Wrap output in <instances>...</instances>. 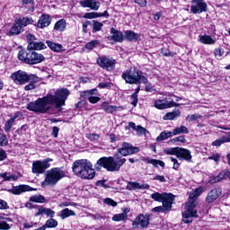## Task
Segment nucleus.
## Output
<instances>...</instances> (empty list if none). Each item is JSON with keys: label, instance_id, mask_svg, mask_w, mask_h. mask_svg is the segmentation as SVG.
I'll return each mask as SVG.
<instances>
[{"label": "nucleus", "instance_id": "nucleus-51", "mask_svg": "<svg viewBox=\"0 0 230 230\" xmlns=\"http://www.w3.org/2000/svg\"><path fill=\"white\" fill-rule=\"evenodd\" d=\"M104 204H107V206H111L112 208H116V206H118V203L111 198L105 199H104Z\"/></svg>", "mask_w": 230, "mask_h": 230}, {"label": "nucleus", "instance_id": "nucleus-12", "mask_svg": "<svg viewBox=\"0 0 230 230\" xmlns=\"http://www.w3.org/2000/svg\"><path fill=\"white\" fill-rule=\"evenodd\" d=\"M191 3L190 12H192V13H203V12H208V4H206L204 0H191Z\"/></svg>", "mask_w": 230, "mask_h": 230}, {"label": "nucleus", "instance_id": "nucleus-31", "mask_svg": "<svg viewBox=\"0 0 230 230\" xmlns=\"http://www.w3.org/2000/svg\"><path fill=\"white\" fill-rule=\"evenodd\" d=\"M102 109H103V111L105 112H107V114H114V112H116V111H118V107L109 105L108 102H103L102 104Z\"/></svg>", "mask_w": 230, "mask_h": 230}, {"label": "nucleus", "instance_id": "nucleus-57", "mask_svg": "<svg viewBox=\"0 0 230 230\" xmlns=\"http://www.w3.org/2000/svg\"><path fill=\"white\" fill-rule=\"evenodd\" d=\"M173 141L179 143H186V138L184 137V136H180L171 140L172 143H173Z\"/></svg>", "mask_w": 230, "mask_h": 230}, {"label": "nucleus", "instance_id": "nucleus-45", "mask_svg": "<svg viewBox=\"0 0 230 230\" xmlns=\"http://www.w3.org/2000/svg\"><path fill=\"white\" fill-rule=\"evenodd\" d=\"M99 44H100V41H99L98 40H92V41L88 42V43L85 45V48H86V49L93 50V49H94V48H96Z\"/></svg>", "mask_w": 230, "mask_h": 230}, {"label": "nucleus", "instance_id": "nucleus-13", "mask_svg": "<svg viewBox=\"0 0 230 230\" xmlns=\"http://www.w3.org/2000/svg\"><path fill=\"white\" fill-rule=\"evenodd\" d=\"M12 80L15 84H18L19 85H22V84H26V82H30V75L26 74V72L22 71H17L11 75Z\"/></svg>", "mask_w": 230, "mask_h": 230}, {"label": "nucleus", "instance_id": "nucleus-59", "mask_svg": "<svg viewBox=\"0 0 230 230\" xmlns=\"http://www.w3.org/2000/svg\"><path fill=\"white\" fill-rule=\"evenodd\" d=\"M131 100H132L131 105H133V107H136L137 105V93H133L131 95Z\"/></svg>", "mask_w": 230, "mask_h": 230}, {"label": "nucleus", "instance_id": "nucleus-29", "mask_svg": "<svg viewBox=\"0 0 230 230\" xmlns=\"http://www.w3.org/2000/svg\"><path fill=\"white\" fill-rule=\"evenodd\" d=\"M59 217L61 220H66V218H69V217H76V213L69 208H64L60 211Z\"/></svg>", "mask_w": 230, "mask_h": 230}, {"label": "nucleus", "instance_id": "nucleus-5", "mask_svg": "<svg viewBox=\"0 0 230 230\" xmlns=\"http://www.w3.org/2000/svg\"><path fill=\"white\" fill-rule=\"evenodd\" d=\"M122 78L126 84H148V79L141 75V73L136 67H131L122 73Z\"/></svg>", "mask_w": 230, "mask_h": 230}, {"label": "nucleus", "instance_id": "nucleus-35", "mask_svg": "<svg viewBox=\"0 0 230 230\" xmlns=\"http://www.w3.org/2000/svg\"><path fill=\"white\" fill-rule=\"evenodd\" d=\"M227 172L228 171H223L217 176H215L214 178L210 179L211 184H215V182H220V181L226 179V177H227Z\"/></svg>", "mask_w": 230, "mask_h": 230}, {"label": "nucleus", "instance_id": "nucleus-1", "mask_svg": "<svg viewBox=\"0 0 230 230\" xmlns=\"http://www.w3.org/2000/svg\"><path fill=\"white\" fill-rule=\"evenodd\" d=\"M70 92L66 88H60L55 92V95L48 94L43 98H39L35 102H29L26 109L32 112H40V114H46L51 112L53 105L57 109H60L63 105H66V100L69 96Z\"/></svg>", "mask_w": 230, "mask_h": 230}, {"label": "nucleus", "instance_id": "nucleus-26", "mask_svg": "<svg viewBox=\"0 0 230 230\" xmlns=\"http://www.w3.org/2000/svg\"><path fill=\"white\" fill-rule=\"evenodd\" d=\"M124 39L128 42H137L139 34L134 32L133 31H126L124 33Z\"/></svg>", "mask_w": 230, "mask_h": 230}, {"label": "nucleus", "instance_id": "nucleus-28", "mask_svg": "<svg viewBox=\"0 0 230 230\" xmlns=\"http://www.w3.org/2000/svg\"><path fill=\"white\" fill-rule=\"evenodd\" d=\"M22 32V27L21 26V23L18 22H15L14 24L12 26L11 30L8 32V35L10 37L13 35H19Z\"/></svg>", "mask_w": 230, "mask_h": 230}, {"label": "nucleus", "instance_id": "nucleus-42", "mask_svg": "<svg viewBox=\"0 0 230 230\" xmlns=\"http://www.w3.org/2000/svg\"><path fill=\"white\" fill-rule=\"evenodd\" d=\"M127 213L116 214L112 217V220L114 222H123V220H127Z\"/></svg>", "mask_w": 230, "mask_h": 230}, {"label": "nucleus", "instance_id": "nucleus-16", "mask_svg": "<svg viewBox=\"0 0 230 230\" xmlns=\"http://www.w3.org/2000/svg\"><path fill=\"white\" fill-rule=\"evenodd\" d=\"M220 195H222V189L214 188L208 192L206 198V202H208V204H212V202H215Z\"/></svg>", "mask_w": 230, "mask_h": 230}, {"label": "nucleus", "instance_id": "nucleus-9", "mask_svg": "<svg viewBox=\"0 0 230 230\" xmlns=\"http://www.w3.org/2000/svg\"><path fill=\"white\" fill-rule=\"evenodd\" d=\"M150 226V214H140L132 222L133 229H146Z\"/></svg>", "mask_w": 230, "mask_h": 230}, {"label": "nucleus", "instance_id": "nucleus-27", "mask_svg": "<svg viewBox=\"0 0 230 230\" xmlns=\"http://www.w3.org/2000/svg\"><path fill=\"white\" fill-rule=\"evenodd\" d=\"M47 46L49 48V49L55 51L56 53H60V51H66L62 44L55 43L51 40H47Z\"/></svg>", "mask_w": 230, "mask_h": 230}, {"label": "nucleus", "instance_id": "nucleus-3", "mask_svg": "<svg viewBox=\"0 0 230 230\" xmlns=\"http://www.w3.org/2000/svg\"><path fill=\"white\" fill-rule=\"evenodd\" d=\"M72 170L75 175H77V177L86 181L94 179V175H96V172L93 169V164L87 160L75 161L73 164Z\"/></svg>", "mask_w": 230, "mask_h": 230}, {"label": "nucleus", "instance_id": "nucleus-50", "mask_svg": "<svg viewBox=\"0 0 230 230\" xmlns=\"http://www.w3.org/2000/svg\"><path fill=\"white\" fill-rule=\"evenodd\" d=\"M202 118V116L199 115V114H191V115H188L186 117V120L187 121H197V119Z\"/></svg>", "mask_w": 230, "mask_h": 230}, {"label": "nucleus", "instance_id": "nucleus-30", "mask_svg": "<svg viewBox=\"0 0 230 230\" xmlns=\"http://www.w3.org/2000/svg\"><path fill=\"white\" fill-rule=\"evenodd\" d=\"M181 117V111L179 110L172 111L171 112H167L164 117L163 119L165 120H172L175 119V118H180Z\"/></svg>", "mask_w": 230, "mask_h": 230}, {"label": "nucleus", "instance_id": "nucleus-15", "mask_svg": "<svg viewBox=\"0 0 230 230\" xmlns=\"http://www.w3.org/2000/svg\"><path fill=\"white\" fill-rule=\"evenodd\" d=\"M37 189H33L29 185H18L9 190L13 195H21V193H26V191H35Z\"/></svg>", "mask_w": 230, "mask_h": 230}, {"label": "nucleus", "instance_id": "nucleus-58", "mask_svg": "<svg viewBox=\"0 0 230 230\" xmlns=\"http://www.w3.org/2000/svg\"><path fill=\"white\" fill-rule=\"evenodd\" d=\"M28 129V125H23L15 131V134H24Z\"/></svg>", "mask_w": 230, "mask_h": 230}, {"label": "nucleus", "instance_id": "nucleus-24", "mask_svg": "<svg viewBox=\"0 0 230 230\" xmlns=\"http://www.w3.org/2000/svg\"><path fill=\"white\" fill-rule=\"evenodd\" d=\"M46 44H44L42 41H31L27 47V49L40 51V49H46Z\"/></svg>", "mask_w": 230, "mask_h": 230}, {"label": "nucleus", "instance_id": "nucleus-34", "mask_svg": "<svg viewBox=\"0 0 230 230\" xmlns=\"http://www.w3.org/2000/svg\"><path fill=\"white\" fill-rule=\"evenodd\" d=\"M31 202H36L38 204H44L47 202L46 198L40 194L33 195L30 198Z\"/></svg>", "mask_w": 230, "mask_h": 230}, {"label": "nucleus", "instance_id": "nucleus-17", "mask_svg": "<svg viewBox=\"0 0 230 230\" xmlns=\"http://www.w3.org/2000/svg\"><path fill=\"white\" fill-rule=\"evenodd\" d=\"M127 190L129 191L135 190H150V185L148 183H139L137 181H128L127 185Z\"/></svg>", "mask_w": 230, "mask_h": 230}, {"label": "nucleus", "instance_id": "nucleus-4", "mask_svg": "<svg viewBox=\"0 0 230 230\" xmlns=\"http://www.w3.org/2000/svg\"><path fill=\"white\" fill-rule=\"evenodd\" d=\"M18 58L24 64H29L30 66L40 64V62H44V60H46L44 55L39 54L38 52H35L32 49H29L28 50H20L18 53Z\"/></svg>", "mask_w": 230, "mask_h": 230}, {"label": "nucleus", "instance_id": "nucleus-36", "mask_svg": "<svg viewBox=\"0 0 230 230\" xmlns=\"http://www.w3.org/2000/svg\"><path fill=\"white\" fill-rule=\"evenodd\" d=\"M199 42H201V44H215L217 40H213L209 35H203L199 37Z\"/></svg>", "mask_w": 230, "mask_h": 230}, {"label": "nucleus", "instance_id": "nucleus-14", "mask_svg": "<svg viewBox=\"0 0 230 230\" xmlns=\"http://www.w3.org/2000/svg\"><path fill=\"white\" fill-rule=\"evenodd\" d=\"M151 199H153V200H155L156 202H170V201H173V194H168V193H159V192H155L151 195Z\"/></svg>", "mask_w": 230, "mask_h": 230}, {"label": "nucleus", "instance_id": "nucleus-62", "mask_svg": "<svg viewBox=\"0 0 230 230\" xmlns=\"http://www.w3.org/2000/svg\"><path fill=\"white\" fill-rule=\"evenodd\" d=\"M35 89V84L31 82L29 84L25 85V91H33Z\"/></svg>", "mask_w": 230, "mask_h": 230}, {"label": "nucleus", "instance_id": "nucleus-44", "mask_svg": "<svg viewBox=\"0 0 230 230\" xmlns=\"http://www.w3.org/2000/svg\"><path fill=\"white\" fill-rule=\"evenodd\" d=\"M102 28H103V23H102L96 20L93 21V32L101 31Z\"/></svg>", "mask_w": 230, "mask_h": 230}, {"label": "nucleus", "instance_id": "nucleus-21", "mask_svg": "<svg viewBox=\"0 0 230 230\" xmlns=\"http://www.w3.org/2000/svg\"><path fill=\"white\" fill-rule=\"evenodd\" d=\"M177 158L180 159V161L183 159L184 161L190 162L191 161V152L186 148L180 147Z\"/></svg>", "mask_w": 230, "mask_h": 230}, {"label": "nucleus", "instance_id": "nucleus-46", "mask_svg": "<svg viewBox=\"0 0 230 230\" xmlns=\"http://www.w3.org/2000/svg\"><path fill=\"white\" fill-rule=\"evenodd\" d=\"M85 137L90 141H98L100 139V134L97 133H88L85 135Z\"/></svg>", "mask_w": 230, "mask_h": 230}, {"label": "nucleus", "instance_id": "nucleus-20", "mask_svg": "<svg viewBox=\"0 0 230 230\" xmlns=\"http://www.w3.org/2000/svg\"><path fill=\"white\" fill-rule=\"evenodd\" d=\"M51 24V16L49 14H42L37 23L38 28L43 30V28H48Z\"/></svg>", "mask_w": 230, "mask_h": 230}, {"label": "nucleus", "instance_id": "nucleus-6", "mask_svg": "<svg viewBox=\"0 0 230 230\" xmlns=\"http://www.w3.org/2000/svg\"><path fill=\"white\" fill-rule=\"evenodd\" d=\"M66 176V171L60 167H54L47 171V174L44 180L43 185L46 186H57L59 181H62Z\"/></svg>", "mask_w": 230, "mask_h": 230}, {"label": "nucleus", "instance_id": "nucleus-40", "mask_svg": "<svg viewBox=\"0 0 230 230\" xmlns=\"http://www.w3.org/2000/svg\"><path fill=\"white\" fill-rule=\"evenodd\" d=\"M17 22L20 23V26L22 28H26V26H28V24H32L33 19L28 18V17H23V18H20L17 21Z\"/></svg>", "mask_w": 230, "mask_h": 230}, {"label": "nucleus", "instance_id": "nucleus-23", "mask_svg": "<svg viewBox=\"0 0 230 230\" xmlns=\"http://www.w3.org/2000/svg\"><path fill=\"white\" fill-rule=\"evenodd\" d=\"M111 33L112 34L111 40H114L115 42H123V40H125V36H123V32L114 28H111Z\"/></svg>", "mask_w": 230, "mask_h": 230}, {"label": "nucleus", "instance_id": "nucleus-37", "mask_svg": "<svg viewBox=\"0 0 230 230\" xmlns=\"http://www.w3.org/2000/svg\"><path fill=\"white\" fill-rule=\"evenodd\" d=\"M66 20L61 19L56 22L54 30H56V31H64V30H66Z\"/></svg>", "mask_w": 230, "mask_h": 230}, {"label": "nucleus", "instance_id": "nucleus-55", "mask_svg": "<svg viewBox=\"0 0 230 230\" xmlns=\"http://www.w3.org/2000/svg\"><path fill=\"white\" fill-rule=\"evenodd\" d=\"M69 206H76V203L71 201H64L59 204V208H67Z\"/></svg>", "mask_w": 230, "mask_h": 230}, {"label": "nucleus", "instance_id": "nucleus-56", "mask_svg": "<svg viewBox=\"0 0 230 230\" xmlns=\"http://www.w3.org/2000/svg\"><path fill=\"white\" fill-rule=\"evenodd\" d=\"M171 161L172 163H173V170H177L178 168H180L181 164H179V160H177V158L174 157H171Z\"/></svg>", "mask_w": 230, "mask_h": 230}, {"label": "nucleus", "instance_id": "nucleus-8", "mask_svg": "<svg viewBox=\"0 0 230 230\" xmlns=\"http://www.w3.org/2000/svg\"><path fill=\"white\" fill-rule=\"evenodd\" d=\"M53 161V159L51 158H47L43 161H35L32 163V173H36L37 175H40L41 173H44V172H46V170H48V168H49V166H51V164L49 163H51Z\"/></svg>", "mask_w": 230, "mask_h": 230}, {"label": "nucleus", "instance_id": "nucleus-2", "mask_svg": "<svg viewBox=\"0 0 230 230\" xmlns=\"http://www.w3.org/2000/svg\"><path fill=\"white\" fill-rule=\"evenodd\" d=\"M137 152H139V147L132 146V145L124 142L121 147L119 148L118 154L114 155V156L100 158L94 165V168L99 172L102 168H105L107 172H119L123 164L127 163V159L120 158L119 155L125 157L127 155H132V154H137Z\"/></svg>", "mask_w": 230, "mask_h": 230}, {"label": "nucleus", "instance_id": "nucleus-54", "mask_svg": "<svg viewBox=\"0 0 230 230\" xmlns=\"http://www.w3.org/2000/svg\"><path fill=\"white\" fill-rule=\"evenodd\" d=\"M137 136H143V134H146V128H143L142 126H137Z\"/></svg>", "mask_w": 230, "mask_h": 230}, {"label": "nucleus", "instance_id": "nucleus-7", "mask_svg": "<svg viewBox=\"0 0 230 230\" xmlns=\"http://www.w3.org/2000/svg\"><path fill=\"white\" fill-rule=\"evenodd\" d=\"M197 200L189 199V201L186 203V211L182 213V222L184 224H191L193 220L190 219L193 217H197Z\"/></svg>", "mask_w": 230, "mask_h": 230}, {"label": "nucleus", "instance_id": "nucleus-19", "mask_svg": "<svg viewBox=\"0 0 230 230\" xmlns=\"http://www.w3.org/2000/svg\"><path fill=\"white\" fill-rule=\"evenodd\" d=\"M94 93H96V89L86 90V91L81 93V97L87 98V96H89L88 100H89L90 103H98V102H100V97L93 96V94H94Z\"/></svg>", "mask_w": 230, "mask_h": 230}, {"label": "nucleus", "instance_id": "nucleus-60", "mask_svg": "<svg viewBox=\"0 0 230 230\" xmlns=\"http://www.w3.org/2000/svg\"><path fill=\"white\" fill-rule=\"evenodd\" d=\"M22 3L23 6L30 4L31 6V10L33 11V0H22Z\"/></svg>", "mask_w": 230, "mask_h": 230}, {"label": "nucleus", "instance_id": "nucleus-49", "mask_svg": "<svg viewBox=\"0 0 230 230\" xmlns=\"http://www.w3.org/2000/svg\"><path fill=\"white\" fill-rule=\"evenodd\" d=\"M148 163L150 164H153V166H162L163 168H164V162L161 161V160H155V159H151L148 161Z\"/></svg>", "mask_w": 230, "mask_h": 230}, {"label": "nucleus", "instance_id": "nucleus-25", "mask_svg": "<svg viewBox=\"0 0 230 230\" xmlns=\"http://www.w3.org/2000/svg\"><path fill=\"white\" fill-rule=\"evenodd\" d=\"M40 215H46L47 217L53 218V217H55V210L40 207V208H38V212L35 214V217H39Z\"/></svg>", "mask_w": 230, "mask_h": 230}, {"label": "nucleus", "instance_id": "nucleus-48", "mask_svg": "<svg viewBox=\"0 0 230 230\" xmlns=\"http://www.w3.org/2000/svg\"><path fill=\"white\" fill-rule=\"evenodd\" d=\"M8 146V138L6 135L0 133V146Z\"/></svg>", "mask_w": 230, "mask_h": 230}, {"label": "nucleus", "instance_id": "nucleus-38", "mask_svg": "<svg viewBox=\"0 0 230 230\" xmlns=\"http://www.w3.org/2000/svg\"><path fill=\"white\" fill-rule=\"evenodd\" d=\"M58 226V221L53 219L52 217L46 221L45 225L42 226L44 229H51L53 227H57Z\"/></svg>", "mask_w": 230, "mask_h": 230}, {"label": "nucleus", "instance_id": "nucleus-63", "mask_svg": "<svg viewBox=\"0 0 230 230\" xmlns=\"http://www.w3.org/2000/svg\"><path fill=\"white\" fill-rule=\"evenodd\" d=\"M60 131V128L58 127H53L52 128V136L55 137H58V132Z\"/></svg>", "mask_w": 230, "mask_h": 230}, {"label": "nucleus", "instance_id": "nucleus-64", "mask_svg": "<svg viewBox=\"0 0 230 230\" xmlns=\"http://www.w3.org/2000/svg\"><path fill=\"white\" fill-rule=\"evenodd\" d=\"M135 3L139 6H146V0H135Z\"/></svg>", "mask_w": 230, "mask_h": 230}, {"label": "nucleus", "instance_id": "nucleus-43", "mask_svg": "<svg viewBox=\"0 0 230 230\" xmlns=\"http://www.w3.org/2000/svg\"><path fill=\"white\" fill-rule=\"evenodd\" d=\"M179 149L180 147H171V148H167L164 150L165 154H167V155H176V157H178L179 155Z\"/></svg>", "mask_w": 230, "mask_h": 230}, {"label": "nucleus", "instance_id": "nucleus-22", "mask_svg": "<svg viewBox=\"0 0 230 230\" xmlns=\"http://www.w3.org/2000/svg\"><path fill=\"white\" fill-rule=\"evenodd\" d=\"M163 206L155 207L153 208L156 213H166V211L172 210V204L173 201H164Z\"/></svg>", "mask_w": 230, "mask_h": 230}, {"label": "nucleus", "instance_id": "nucleus-53", "mask_svg": "<svg viewBox=\"0 0 230 230\" xmlns=\"http://www.w3.org/2000/svg\"><path fill=\"white\" fill-rule=\"evenodd\" d=\"M12 229V226L4 221H0V230H9Z\"/></svg>", "mask_w": 230, "mask_h": 230}, {"label": "nucleus", "instance_id": "nucleus-41", "mask_svg": "<svg viewBox=\"0 0 230 230\" xmlns=\"http://www.w3.org/2000/svg\"><path fill=\"white\" fill-rule=\"evenodd\" d=\"M172 136H173L172 131H164L156 137V141H164V139H168V137H172Z\"/></svg>", "mask_w": 230, "mask_h": 230}, {"label": "nucleus", "instance_id": "nucleus-18", "mask_svg": "<svg viewBox=\"0 0 230 230\" xmlns=\"http://www.w3.org/2000/svg\"><path fill=\"white\" fill-rule=\"evenodd\" d=\"M81 6L83 8H90V10H99L100 9V2L96 0H83L80 2Z\"/></svg>", "mask_w": 230, "mask_h": 230}, {"label": "nucleus", "instance_id": "nucleus-33", "mask_svg": "<svg viewBox=\"0 0 230 230\" xmlns=\"http://www.w3.org/2000/svg\"><path fill=\"white\" fill-rule=\"evenodd\" d=\"M203 191H204V188L199 187L190 193L189 199L192 200H197V199L200 197V195H202Z\"/></svg>", "mask_w": 230, "mask_h": 230}, {"label": "nucleus", "instance_id": "nucleus-52", "mask_svg": "<svg viewBox=\"0 0 230 230\" xmlns=\"http://www.w3.org/2000/svg\"><path fill=\"white\" fill-rule=\"evenodd\" d=\"M84 19H96L98 18V13H86L84 15Z\"/></svg>", "mask_w": 230, "mask_h": 230}, {"label": "nucleus", "instance_id": "nucleus-47", "mask_svg": "<svg viewBox=\"0 0 230 230\" xmlns=\"http://www.w3.org/2000/svg\"><path fill=\"white\" fill-rule=\"evenodd\" d=\"M13 123H15L13 121V119H9L8 120L5 121V125H4L5 132H10V130H12V127L13 126Z\"/></svg>", "mask_w": 230, "mask_h": 230}, {"label": "nucleus", "instance_id": "nucleus-32", "mask_svg": "<svg viewBox=\"0 0 230 230\" xmlns=\"http://www.w3.org/2000/svg\"><path fill=\"white\" fill-rule=\"evenodd\" d=\"M0 177L3 179V181H17L19 179V176L15 174H11L10 172H0Z\"/></svg>", "mask_w": 230, "mask_h": 230}, {"label": "nucleus", "instance_id": "nucleus-10", "mask_svg": "<svg viewBox=\"0 0 230 230\" xmlns=\"http://www.w3.org/2000/svg\"><path fill=\"white\" fill-rule=\"evenodd\" d=\"M180 104L173 102V96L169 95L164 99L158 100L155 102V107L163 111L164 109H172V107H179Z\"/></svg>", "mask_w": 230, "mask_h": 230}, {"label": "nucleus", "instance_id": "nucleus-11", "mask_svg": "<svg viewBox=\"0 0 230 230\" xmlns=\"http://www.w3.org/2000/svg\"><path fill=\"white\" fill-rule=\"evenodd\" d=\"M97 64L106 71H112L116 67V60L107 56H102L97 58Z\"/></svg>", "mask_w": 230, "mask_h": 230}, {"label": "nucleus", "instance_id": "nucleus-61", "mask_svg": "<svg viewBox=\"0 0 230 230\" xmlns=\"http://www.w3.org/2000/svg\"><path fill=\"white\" fill-rule=\"evenodd\" d=\"M0 209H8V203L3 199H0Z\"/></svg>", "mask_w": 230, "mask_h": 230}, {"label": "nucleus", "instance_id": "nucleus-39", "mask_svg": "<svg viewBox=\"0 0 230 230\" xmlns=\"http://www.w3.org/2000/svg\"><path fill=\"white\" fill-rule=\"evenodd\" d=\"M190 130L186 126H181L172 130V136H177L179 134H189Z\"/></svg>", "mask_w": 230, "mask_h": 230}]
</instances>
